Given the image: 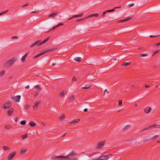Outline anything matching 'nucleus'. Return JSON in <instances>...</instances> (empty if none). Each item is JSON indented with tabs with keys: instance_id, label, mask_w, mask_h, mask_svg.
<instances>
[{
	"instance_id": "nucleus-22",
	"label": "nucleus",
	"mask_w": 160,
	"mask_h": 160,
	"mask_svg": "<svg viewBox=\"0 0 160 160\" xmlns=\"http://www.w3.org/2000/svg\"><path fill=\"white\" fill-rule=\"evenodd\" d=\"M91 85L90 84L87 85H86L85 87H82V88L87 89L90 88L91 87Z\"/></svg>"
},
{
	"instance_id": "nucleus-56",
	"label": "nucleus",
	"mask_w": 160,
	"mask_h": 160,
	"mask_svg": "<svg viewBox=\"0 0 160 160\" xmlns=\"http://www.w3.org/2000/svg\"><path fill=\"white\" fill-rule=\"evenodd\" d=\"M156 45L157 46H159V45H160V42L156 43Z\"/></svg>"
},
{
	"instance_id": "nucleus-36",
	"label": "nucleus",
	"mask_w": 160,
	"mask_h": 160,
	"mask_svg": "<svg viewBox=\"0 0 160 160\" xmlns=\"http://www.w3.org/2000/svg\"><path fill=\"white\" fill-rule=\"evenodd\" d=\"M65 118V116L63 114V115L61 116L59 118V119H61V120H62L63 119Z\"/></svg>"
},
{
	"instance_id": "nucleus-51",
	"label": "nucleus",
	"mask_w": 160,
	"mask_h": 160,
	"mask_svg": "<svg viewBox=\"0 0 160 160\" xmlns=\"http://www.w3.org/2000/svg\"><path fill=\"white\" fill-rule=\"evenodd\" d=\"M28 5V2L25 5L22 6V7H25L27 6Z\"/></svg>"
},
{
	"instance_id": "nucleus-27",
	"label": "nucleus",
	"mask_w": 160,
	"mask_h": 160,
	"mask_svg": "<svg viewBox=\"0 0 160 160\" xmlns=\"http://www.w3.org/2000/svg\"><path fill=\"white\" fill-rule=\"evenodd\" d=\"M3 149L5 151H7L9 150V148L7 146H3Z\"/></svg>"
},
{
	"instance_id": "nucleus-53",
	"label": "nucleus",
	"mask_w": 160,
	"mask_h": 160,
	"mask_svg": "<svg viewBox=\"0 0 160 160\" xmlns=\"http://www.w3.org/2000/svg\"><path fill=\"white\" fill-rule=\"evenodd\" d=\"M57 27H58V26H57V25H56V26H54V27H53L52 28V29L51 30H50V31H51V30H52L54 29H55L56 28H57Z\"/></svg>"
},
{
	"instance_id": "nucleus-12",
	"label": "nucleus",
	"mask_w": 160,
	"mask_h": 160,
	"mask_svg": "<svg viewBox=\"0 0 160 160\" xmlns=\"http://www.w3.org/2000/svg\"><path fill=\"white\" fill-rule=\"evenodd\" d=\"M64 156H57L55 155L52 156V159H56L58 158H64Z\"/></svg>"
},
{
	"instance_id": "nucleus-63",
	"label": "nucleus",
	"mask_w": 160,
	"mask_h": 160,
	"mask_svg": "<svg viewBox=\"0 0 160 160\" xmlns=\"http://www.w3.org/2000/svg\"><path fill=\"white\" fill-rule=\"evenodd\" d=\"M65 135H66V134H64L62 136V137H64L65 136Z\"/></svg>"
},
{
	"instance_id": "nucleus-8",
	"label": "nucleus",
	"mask_w": 160,
	"mask_h": 160,
	"mask_svg": "<svg viewBox=\"0 0 160 160\" xmlns=\"http://www.w3.org/2000/svg\"><path fill=\"white\" fill-rule=\"evenodd\" d=\"M157 126H158L156 124H154L153 125H150L149 126L145 128L142 131H144L148 130H151L152 128H155Z\"/></svg>"
},
{
	"instance_id": "nucleus-10",
	"label": "nucleus",
	"mask_w": 160,
	"mask_h": 160,
	"mask_svg": "<svg viewBox=\"0 0 160 160\" xmlns=\"http://www.w3.org/2000/svg\"><path fill=\"white\" fill-rule=\"evenodd\" d=\"M14 111V109L13 108H11L8 109L7 111V114L8 116H11Z\"/></svg>"
},
{
	"instance_id": "nucleus-57",
	"label": "nucleus",
	"mask_w": 160,
	"mask_h": 160,
	"mask_svg": "<svg viewBox=\"0 0 160 160\" xmlns=\"http://www.w3.org/2000/svg\"><path fill=\"white\" fill-rule=\"evenodd\" d=\"M159 52V50H157L155 52H154V54H156V53H158V52Z\"/></svg>"
},
{
	"instance_id": "nucleus-14",
	"label": "nucleus",
	"mask_w": 160,
	"mask_h": 160,
	"mask_svg": "<svg viewBox=\"0 0 160 160\" xmlns=\"http://www.w3.org/2000/svg\"><path fill=\"white\" fill-rule=\"evenodd\" d=\"M29 52H28L27 53H26L22 58L21 59V60L22 62H24L25 61V59L26 57L28 55Z\"/></svg>"
},
{
	"instance_id": "nucleus-21",
	"label": "nucleus",
	"mask_w": 160,
	"mask_h": 160,
	"mask_svg": "<svg viewBox=\"0 0 160 160\" xmlns=\"http://www.w3.org/2000/svg\"><path fill=\"white\" fill-rule=\"evenodd\" d=\"M131 64V62H123L122 65L123 66H128Z\"/></svg>"
},
{
	"instance_id": "nucleus-18",
	"label": "nucleus",
	"mask_w": 160,
	"mask_h": 160,
	"mask_svg": "<svg viewBox=\"0 0 160 160\" xmlns=\"http://www.w3.org/2000/svg\"><path fill=\"white\" fill-rule=\"evenodd\" d=\"M29 125L32 127H34L36 125V124L33 121H31L29 122Z\"/></svg>"
},
{
	"instance_id": "nucleus-4",
	"label": "nucleus",
	"mask_w": 160,
	"mask_h": 160,
	"mask_svg": "<svg viewBox=\"0 0 160 160\" xmlns=\"http://www.w3.org/2000/svg\"><path fill=\"white\" fill-rule=\"evenodd\" d=\"M111 154H110L105 155H102L100 157V158H103L97 159H95V160H105L106 159H108V157L110 156H111Z\"/></svg>"
},
{
	"instance_id": "nucleus-6",
	"label": "nucleus",
	"mask_w": 160,
	"mask_h": 160,
	"mask_svg": "<svg viewBox=\"0 0 160 160\" xmlns=\"http://www.w3.org/2000/svg\"><path fill=\"white\" fill-rule=\"evenodd\" d=\"M11 106V103L10 102H6L3 106V108L4 109H6L9 108Z\"/></svg>"
},
{
	"instance_id": "nucleus-30",
	"label": "nucleus",
	"mask_w": 160,
	"mask_h": 160,
	"mask_svg": "<svg viewBox=\"0 0 160 160\" xmlns=\"http://www.w3.org/2000/svg\"><path fill=\"white\" fill-rule=\"evenodd\" d=\"M68 98L69 99H71L73 101V100H74L75 96L73 95H72L70 97H69Z\"/></svg>"
},
{
	"instance_id": "nucleus-32",
	"label": "nucleus",
	"mask_w": 160,
	"mask_h": 160,
	"mask_svg": "<svg viewBox=\"0 0 160 160\" xmlns=\"http://www.w3.org/2000/svg\"><path fill=\"white\" fill-rule=\"evenodd\" d=\"M26 122V120H23L22 121L20 122V124L22 125H24L25 124Z\"/></svg>"
},
{
	"instance_id": "nucleus-19",
	"label": "nucleus",
	"mask_w": 160,
	"mask_h": 160,
	"mask_svg": "<svg viewBox=\"0 0 160 160\" xmlns=\"http://www.w3.org/2000/svg\"><path fill=\"white\" fill-rule=\"evenodd\" d=\"M41 41L40 40H38L37 41H36V42H34V43H33L32 44L31 46H30V47L31 48H32V47H33L34 46L36 45L37 44H38V43H39Z\"/></svg>"
},
{
	"instance_id": "nucleus-23",
	"label": "nucleus",
	"mask_w": 160,
	"mask_h": 160,
	"mask_svg": "<svg viewBox=\"0 0 160 160\" xmlns=\"http://www.w3.org/2000/svg\"><path fill=\"white\" fill-rule=\"evenodd\" d=\"M40 91L39 90H37L35 92L34 94V97H36L39 94Z\"/></svg>"
},
{
	"instance_id": "nucleus-48",
	"label": "nucleus",
	"mask_w": 160,
	"mask_h": 160,
	"mask_svg": "<svg viewBox=\"0 0 160 160\" xmlns=\"http://www.w3.org/2000/svg\"><path fill=\"white\" fill-rule=\"evenodd\" d=\"M107 12H106V11L104 12H103V13H102V16L103 18L104 17V16H105V14H106V13Z\"/></svg>"
},
{
	"instance_id": "nucleus-38",
	"label": "nucleus",
	"mask_w": 160,
	"mask_h": 160,
	"mask_svg": "<svg viewBox=\"0 0 160 160\" xmlns=\"http://www.w3.org/2000/svg\"><path fill=\"white\" fill-rule=\"evenodd\" d=\"M160 36V35H150V37L151 38H156L159 37Z\"/></svg>"
},
{
	"instance_id": "nucleus-29",
	"label": "nucleus",
	"mask_w": 160,
	"mask_h": 160,
	"mask_svg": "<svg viewBox=\"0 0 160 160\" xmlns=\"http://www.w3.org/2000/svg\"><path fill=\"white\" fill-rule=\"evenodd\" d=\"M87 18H88V17H86L85 18H82L77 20H76V21L77 22H79V21H82L83 20H84L85 19H87Z\"/></svg>"
},
{
	"instance_id": "nucleus-31",
	"label": "nucleus",
	"mask_w": 160,
	"mask_h": 160,
	"mask_svg": "<svg viewBox=\"0 0 160 160\" xmlns=\"http://www.w3.org/2000/svg\"><path fill=\"white\" fill-rule=\"evenodd\" d=\"M31 105L28 104V105H26L24 106V108L25 109H27L28 108H29L31 107Z\"/></svg>"
},
{
	"instance_id": "nucleus-45",
	"label": "nucleus",
	"mask_w": 160,
	"mask_h": 160,
	"mask_svg": "<svg viewBox=\"0 0 160 160\" xmlns=\"http://www.w3.org/2000/svg\"><path fill=\"white\" fill-rule=\"evenodd\" d=\"M145 87L146 88H148L150 87V86L149 84L145 83Z\"/></svg>"
},
{
	"instance_id": "nucleus-61",
	"label": "nucleus",
	"mask_w": 160,
	"mask_h": 160,
	"mask_svg": "<svg viewBox=\"0 0 160 160\" xmlns=\"http://www.w3.org/2000/svg\"><path fill=\"white\" fill-rule=\"evenodd\" d=\"M121 8L120 7H115L113 9H114L115 10V9H116V8Z\"/></svg>"
},
{
	"instance_id": "nucleus-3",
	"label": "nucleus",
	"mask_w": 160,
	"mask_h": 160,
	"mask_svg": "<svg viewBox=\"0 0 160 160\" xmlns=\"http://www.w3.org/2000/svg\"><path fill=\"white\" fill-rule=\"evenodd\" d=\"M56 49V48H52L49 49H48L47 50H45L43 52H42V53L39 54L38 55H37L34 57L33 58H36L44 54H46L48 53L52 52L54 50H55Z\"/></svg>"
},
{
	"instance_id": "nucleus-9",
	"label": "nucleus",
	"mask_w": 160,
	"mask_h": 160,
	"mask_svg": "<svg viewBox=\"0 0 160 160\" xmlns=\"http://www.w3.org/2000/svg\"><path fill=\"white\" fill-rule=\"evenodd\" d=\"M21 98L20 95H18L17 96H13L12 97V99L14 101L17 102H19Z\"/></svg>"
},
{
	"instance_id": "nucleus-25",
	"label": "nucleus",
	"mask_w": 160,
	"mask_h": 160,
	"mask_svg": "<svg viewBox=\"0 0 160 160\" xmlns=\"http://www.w3.org/2000/svg\"><path fill=\"white\" fill-rule=\"evenodd\" d=\"M74 60L77 62H80L81 61L82 58L80 57H77L75 58Z\"/></svg>"
},
{
	"instance_id": "nucleus-35",
	"label": "nucleus",
	"mask_w": 160,
	"mask_h": 160,
	"mask_svg": "<svg viewBox=\"0 0 160 160\" xmlns=\"http://www.w3.org/2000/svg\"><path fill=\"white\" fill-rule=\"evenodd\" d=\"M130 127V126L129 125H127L124 128H123V130L126 131L128 129H129Z\"/></svg>"
},
{
	"instance_id": "nucleus-15",
	"label": "nucleus",
	"mask_w": 160,
	"mask_h": 160,
	"mask_svg": "<svg viewBox=\"0 0 160 160\" xmlns=\"http://www.w3.org/2000/svg\"><path fill=\"white\" fill-rule=\"evenodd\" d=\"M80 121V119H73V120L71 121L68 123H69L70 124H73V123H75L76 122H78Z\"/></svg>"
},
{
	"instance_id": "nucleus-50",
	"label": "nucleus",
	"mask_w": 160,
	"mask_h": 160,
	"mask_svg": "<svg viewBox=\"0 0 160 160\" xmlns=\"http://www.w3.org/2000/svg\"><path fill=\"white\" fill-rule=\"evenodd\" d=\"M63 25V23H60L58 24L57 25L58 27H59L60 26Z\"/></svg>"
},
{
	"instance_id": "nucleus-7",
	"label": "nucleus",
	"mask_w": 160,
	"mask_h": 160,
	"mask_svg": "<svg viewBox=\"0 0 160 160\" xmlns=\"http://www.w3.org/2000/svg\"><path fill=\"white\" fill-rule=\"evenodd\" d=\"M133 16H130L129 17H127L125 18L120 20H119L118 21V22H123L124 21H127L131 19L132 18H133Z\"/></svg>"
},
{
	"instance_id": "nucleus-5",
	"label": "nucleus",
	"mask_w": 160,
	"mask_h": 160,
	"mask_svg": "<svg viewBox=\"0 0 160 160\" xmlns=\"http://www.w3.org/2000/svg\"><path fill=\"white\" fill-rule=\"evenodd\" d=\"M105 141L103 140L102 142H99L97 145V147L96 148H101L103 146H104L105 144Z\"/></svg>"
},
{
	"instance_id": "nucleus-2",
	"label": "nucleus",
	"mask_w": 160,
	"mask_h": 160,
	"mask_svg": "<svg viewBox=\"0 0 160 160\" xmlns=\"http://www.w3.org/2000/svg\"><path fill=\"white\" fill-rule=\"evenodd\" d=\"M17 56H15L10 60L7 61L5 64V66L7 67H10L11 65L14 63L16 60Z\"/></svg>"
},
{
	"instance_id": "nucleus-34",
	"label": "nucleus",
	"mask_w": 160,
	"mask_h": 160,
	"mask_svg": "<svg viewBox=\"0 0 160 160\" xmlns=\"http://www.w3.org/2000/svg\"><path fill=\"white\" fill-rule=\"evenodd\" d=\"M158 137V136L157 135L155 136L154 137L150 139V140H152L154 139H156Z\"/></svg>"
},
{
	"instance_id": "nucleus-44",
	"label": "nucleus",
	"mask_w": 160,
	"mask_h": 160,
	"mask_svg": "<svg viewBox=\"0 0 160 160\" xmlns=\"http://www.w3.org/2000/svg\"><path fill=\"white\" fill-rule=\"evenodd\" d=\"M28 135L27 134H25L23 135L22 136V138L23 139H24L26 138L27 137Z\"/></svg>"
},
{
	"instance_id": "nucleus-39",
	"label": "nucleus",
	"mask_w": 160,
	"mask_h": 160,
	"mask_svg": "<svg viewBox=\"0 0 160 160\" xmlns=\"http://www.w3.org/2000/svg\"><path fill=\"white\" fill-rule=\"evenodd\" d=\"M4 72L5 71H4L0 72V77L4 75Z\"/></svg>"
},
{
	"instance_id": "nucleus-11",
	"label": "nucleus",
	"mask_w": 160,
	"mask_h": 160,
	"mask_svg": "<svg viewBox=\"0 0 160 160\" xmlns=\"http://www.w3.org/2000/svg\"><path fill=\"white\" fill-rule=\"evenodd\" d=\"M16 152H12L11 153L8 157V160H11L14 157L16 154Z\"/></svg>"
},
{
	"instance_id": "nucleus-62",
	"label": "nucleus",
	"mask_w": 160,
	"mask_h": 160,
	"mask_svg": "<svg viewBox=\"0 0 160 160\" xmlns=\"http://www.w3.org/2000/svg\"><path fill=\"white\" fill-rule=\"evenodd\" d=\"M107 92V93H108V91L107 89H105V90H104V92Z\"/></svg>"
},
{
	"instance_id": "nucleus-16",
	"label": "nucleus",
	"mask_w": 160,
	"mask_h": 160,
	"mask_svg": "<svg viewBox=\"0 0 160 160\" xmlns=\"http://www.w3.org/2000/svg\"><path fill=\"white\" fill-rule=\"evenodd\" d=\"M40 102L41 101H39L35 102L34 103V106L33 107V109H34L37 108L38 105L40 103Z\"/></svg>"
},
{
	"instance_id": "nucleus-13",
	"label": "nucleus",
	"mask_w": 160,
	"mask_h": 160,
	"mask_svg": "<svg viewBox=\"0 0 160 160\" xmlns=\"http://www.w3.org/2000/svg\"><path fill=\"white\" fill-rule=\"evenodd\" d=\"M50 36L48 37V38H47L45 39L44 40H43V41H42V42H41L39 43L38 45L39 46L40 45H41L45 43L46 42L50 39Z\"/></svg>"
},
{
	"instance_id": "nucleus-59",
	"label": "nucleus",
	"mask_w": 160,
	"mask_h": 160,
	"mask_svg": "<svg viewBox=\"0 0 160 160\" xmlns=\"http://www.w3.org/2000/svg\"><path fill=\"white\" fill-rule=\"evenodd\" d=\"M72 80H77V79L75 78V77H73Z\"/></svg>"
},
{
	"instance_id": "nucleus-37",
	"label": "nucleus",
	"mask_w": 160,
	"mask_h": 160,
	"mask_svg": "<svg viewBox=\"0 0 160 160\" xmlns=\"http://www.w3.org/2000/svg\"><path fill=\"white\" fill-rule=\"evenodd\" d=\"M83 15V13H81L80 15H75V16L76 18H78V17H81Z\"/></svg>"
},
{
	"instance_id": "nucleus-26",
	"label": "nucleus",
	"mask_w": 160,
	"mask_h": 160,
	"mask_svg": "<svg viewBox=\"0 0 160 160\" xmlns=\"http://www.w3.org/2000/svg\"><path fill=\"white\" fill-rule=\"evenodd\" d=\"M57 13V12H56L53 13L51 14L49 16V17L51 18L54 17L56 16Z\"/></svg>"
},
{
	"instance_id": "nucleus-55",
	"label": "nucleus",
	"mask_w": 160,
	"mask_h": 160,
	"mask_svg": "<svg viewBox=\"0 0 160 160\" xmlns=\"http://www.w3.org/2000/svg\"><path fill=\"white\" fill-rule=\"evenodd\" d=\"M11 38L12 39H16V38H17V37H16V36H14V37H12Z\"/></svg>"
},
{
	"instance_id": "nucleus-52",
	"label": "nucleus",
	"mask_w": 160,
	"mask_h": 160,
	"mask_svg": "<svg viewBox=\"0 0 160 160\" xmlns=\"http://www.w3.org/2000/svg\"><path fill=\"white\" fill-rule=\"evenodd\" d=\"M134 5V4H131L129 5L128 7L129 8H131Z\"/></svg>"
},
{
	"instance_id": "nucleus-54",
	"label": "nucleus",
	"mask_w": 160,
	"mask_h": 160,
	"mask_svg": "<svg viewBox=\"0 0 160 160\" xmlns=\"http://www.w3.org/2000/svg\"><path fill=\"white\" fill-rule=\"evenodd\" d=\"M18 119V117H16L14 118V120L16 122H17Z\"/></svg>"
},
{
	"instance_id": "nucleus-64",
	"label": "nucleus",
	"mask_w": 160,
	"mask_h": 160,
	"mask_svg": "<svg viewBox=\"0 0 160 160\" xmlns=\"http://www.w3.org/2000/svg\"><path fill=\"white\" fill-rule=\"evenodd\" d=\"M55 65V64L53 63L51 64V66H53V65Z\"/></svg>"
},
{
	"instance_id": "nucleus-47",
	"label": "nucleus",
	"mask_w": 160,
	"mask_h": 160,
	"mask_svg": "<svg viewBox=\"0 0 160 160\" xmlns=\"http://www.w3.org/2000/svg\"><path fill=\"white\" fill-rule=\"evenodd\" d=\"M150 139H145L144 140H143V142H148L149 141H150Z\"/></svg>"
},
{
	"instance_id": "nucleus-33",
	"label": "nucleus",
	"mask_w": 160,
	"mask_h": 160,
	"mask_svg": "<svg viewBox=\"0 0 160 160\" xmlns=\"http://www.w3.org/2000/svg\"><path fill=\"white\" fill-rule=\"evenodd\" d=\"M5 128H6L8 129H9L10 128H12V127H11L10 125H6L5 126Z\"/></svg>"
},
{
	"instance_id": "nucleus-1",
	"label": "nucleus",
	"mask_w": 160,
	"mask_h": 160,
	"mask_svg": "<svg viewBox=\"0 0 160 160\" xmlns=\"http://www.w3.org/2000/svg\"><path fill=\"white\" fill-rule=\"evenodd\" d=\"M77 155L76 153L73 151H71L69 154H68L67 156H65L64 157V158H66L67 159H68L69 160H76L77 158L74 157L75 156Z\"/></svg>"
},
{
	"instance_id": "nucleus-58",
	"label": "nucleus",
	"mask_w": 160,
	"mask_h": 160,
	"mask_svg": "<svg viewBox=\"0 0 160 160\" xmlns=\"http://www.w3.org/2000/svg\"><path fill=\"white\" fill-rule=\"evenodd\" d=\"M83 111L84 112H87L88 111V109L87 108L83 110Z\"/></svg>"
},
{
	"instance_id": "nucleus-24",
	"label": "nucleus",
	"mask_w": 160,
	"mask_h": 160,
	"mask_svg": "<svg viewBox=\"0 0 160 160\" xmlns=\"http://www.w3.org/2000/svg\"><path fill=\"white\" fill-rule=\"evenodd\" d=\"M66 90H63L62 92H61L60 94L59 95L61 96V97H63L64 95L65 94L64 93H66Z\"/></svg>"
},
{
	"instance_id": "nucleus-41",
	"label": "nucleus",
	"mask_w": 160,
	"mask_h": 160,
	"mask_svg": "<svg viewBox=\"0 0 160 160\" xmlns=\"http://www.w3.org/2000/svg\"><path fill=\"white\" fill-rule=\"evenodd\" d=\"M34 88L37 89H38V90H40V91L41 89V88L39 85H36L34 87Z\"/></svg>"
},
{
	"instance_id": "nucleus-42",
	"label": "nucleus",
	"mask_w": 160,
	"mask_h": 160,
	"mask_svg": "<svg viewBox=\"0 0 160 160\" xmlns=\"http://www.w3.org/2000/svg\"><path fill=\"white\" fill-rule=\"evenodd\" d=\"M115 10L113 8V9H111V10H107V11H106V12H113Z\"/></svg>"
},
{
	"instance_id": "nucleus-17",
	"label": "nucleus",
	"mask_w": 160,
	"mask_h": 160,
	"mask_svg": "<svg viewBox=\"0 0 160 160\" xmlns=\"http://www.w3.org/2000/svg\"><path fill=\"white\" fill-rule=\"evenodd\" d=\"M151 108L150 107H149L148 108H146L144 109L145 112L146 113H148L151 111Z\"/></svg>"
},
{
	"instance_id": "nucleus-46",
	"label": "nucleus",
	"mask_w": 160,
	"mask_h": 160,
	"mask_svg": "<svg viewBox=\"0 0 160 160\" xmlns=\"http://www.w3.org/2000/svg\"><path fill=\"white\" fill-rule=\"evenodd\" d=\"M8 11V10H7L6 11L3 12H2V13H0V15H2V14H3L7 13Z\"/></svg>"
},
{
	"instance_id": "nucleus-28",
	"label": "nucleus",
	"mask_w": 160,
	"mask_h": 160,
	"mask_svg": "<svg viewBox=\"0 0 160 160\" xmlns=\"http://www.w3.org/2000/svg\"><path fill=\"white\" fill-rule=\"evenodd\" d=\"M27 151V149L22 148L21 150L20 153L22 154H23L25 153Z\"/></svg>"
},
{
	"instance_id": "nucleus-20",
	"label": "nucleus",
	"mask_w": 160,
	"mask_h": 160,
	"mask_svg": "<svg viewBox=\"0 0 160 160\" xmlns=\"http://www.w3.org/2000/svg\"><path fill=\"white\" fill-rule=\"evenodd\" d=\"M99 16V14L98 13H95V14H92L89 15H88L87 17L88 18H90L92 17L95 16L96 17H98Z\"/></svg>"
},
{
	"instance_id": "nucleus-40",
	"label": "nucleus",
	"mask_w": 160,
	"mask_h": 160,
	"mask_svg": "<svg viewBox=\"0 0 160 160\" xmlns=\"http://www.w3.org/2000/svg\"><path fill=\"white\" fill-rule=\"evenodd\" d=\"M148 54H142L140 55V56L141 57H146L148 56Z\"/></svg>"
},
{
	"instance_id": "nucleus-49",
	"label": "nucleus",
	"mask_w": 160,
	"mask_h": 160,
	"mask_svg": "<svg viewBox=\"0 0 160 160\" xmlns=\"http://www.w3.org/2000/svg\"><path fill=\"white\" fill-rule=\"evenodd\" d=\"M76 18L75 16V15L71 17V18H70L68 19V20H70L71 19H72L73 18Z\"/></svg>"
},
{
	"instance_id": "nucleus-60",
	"label": "nucleus",
	"mask_w": 160,
	"mask_h": 160,
	"mask_svg": "<svg viewBox=\"0 0 160 160\" xmlns=\"http://www.w3.org/2000/svg\"><path fill=\"white\" fill-rule=\"evenodd\" d=\"M29 86L28 85V86H27L25 88L26 89H29Z\"/></svg>"
},
{
	"instance_id": "nucleus-43",
	"label": "nucleus",
	"mask_w": 160,
	"mask_h": 160,
	"mask_svg": "<svg viewBox=\"0 0 160 160\" xmlns=\"http://www.w3.org/2000/svg\"><path fill=\"white\" fill-rule=\"evenodd\" d=\"M122 101L121 100H118V105L121 106L122 104Z\"/></svg>"
}]
</instances>
